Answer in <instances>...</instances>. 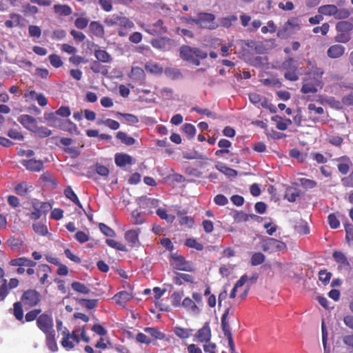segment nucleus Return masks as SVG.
Returning a JSON list of instances; mask_svg holds the SVG:
<instances>
[{
	"label": "nucleus",
	"instance_id": "obj_1",
	"mask_svg": "<svg viewBox=\"0 0 353 353\" xmlns=\"http://www.w3.org/2000/svg\"><path fill=\"white\" fill-rule=\"evenodd\" d=\"M180 56L188 63L199 65L200 59H205L208 57V53L198 48L183 46L180 48Z\"/></svg>",
	"mask_w": 353,
	"mask_h": 353
},
{
	"label": "nucleus",
	"instance_id": "obj_2",
	"mask_svg": "<svg viewBox=\"0 0 353 353\" xmlns=\"http://www.w3.org/2000/svg\"><path fill=\"white\" fill-rule=\"evenodd\" d=\"M300 30V25L296 18H292L285 23L283 28L277 32V37L282 39H286Z\"/></svg>",
	"mask_w": 353,
	"mask_h": 353
},
{
	"label": "nucleus",
	"instance_id": "obj_3",
	"mask_svg": "<svg viewBox=\"0 0 353 353\" xmlns=\"http://www.w3.org/2000/svg\"><path fill=\"white\" fill-rule=\"evenodd\" d=\"M214 15L211 13L201 12L193 20V23L199 25L202 28L213 30L218 26L214 22Z\"/></svg>",
	"mask_w": 353,
	"mask_h": 353
},
{
	"label": "nucleus",
	"instance_id": "obj_4",
	"mask_svg": "<svg viewBox=\"0 0 353 353\" xmlns=\"http://www.w3.org/2000/svg\"><path fill=\"white\" fill-rule=\"evenodd\" d=\"M37 325L45 334L54 332L53 319L51 315L42 314L37 319Z\"/></svg>",
	"mask_w": 353,
	"mask_h": 353
},
{
	"label": "nucleus",
	"instance_id": "obj_5",
	"mask_svg": "<svg viewBox=\"0 0 353 353\" xmlns=\"http://www.w3.org/2000/svg\"><path fill=\"white\" fill-rule=\"evenodd\" d=\"M22 301L29 307L34 306L40 301V294L34 290H27L23 294Z\"/></svg>",
	"mask_w": 353,
	"mask_h": 353
},
{
	"label": "nucleus",
	"instance_id": "obj_6",
	"mask_svg": "<svg viewBox=\"0 0 353 353\" xmlns=\"http://www.w3.org/2000/svg\"><path fill=\"white\" fill-rule=\"evenodd\" d=\"M141 28L148 33L152 35H159L165 32V28L163 26V21L158 20L152 25L142 24Z\"/></svg>",
	"mask_w": 353,
	"mask_h": 353
},
{
	"label": "nucleus",
	"instance_id": "obj_7",
	"mask_svg": "<svg viewBox=\"0 0 353 353\" xmlns=\"http://www.w3.org/2000/svg\"><path fill=\"white\" fill-rule=\"evenodd\" d=\"M18 121L29 130L34 131L37 128V121L32 116L22 114L18 118Z\"/></svg>",
	"mask_w": 353,
	"mask_h": 353
},
{
	"label": "nucleus",
	"instance_id": "obj_8",
	"mask_svg": "<svg viewBox=\"0 0 353 353\" xmlns=\"http://www.w3.org/2000/svg\"><path fill=\"white\" fill-rule=\"evenodd\" d=\"M195 336L200 342L210 341L211 339V330L208 322H206L203 327L197 331Z\"/></svg>",
	"mask_w": 353,
	"mask_h": 353
},
{
	"label": "nucleus",
	"instance_id": "obj_9",
	"mask_svg": "<svg viewBox=\"0 0 353 353\" xmlns=\"http://www.w3.org/2000/svg\"><path fill=\"white\" fill-rule=\"evenodd\" d=\"M21 163L26 168L27 170L32 172H39L43 169V164L41 160L29 159L22 160Z\"/></svg>",
	"mask_w": 353,
	"mask_h": 353
},
{
	"label": "nucleus",
	"instance_id": "obj_10",
	"mask_svg": "<svg viewBox=\"0 0 353 353\" xmlns=\"http://www.w3.org/2000/svg\"><path fill=\"white\" fill-rule=\"evenodd\" d=\"M345 52V48L339 44L330 46L327 52V56L332 59H336L341 57Z\"/></svg>",
	"mask_w": 353,
	"mask_h": 353
},
{
	"label": "nucleus",
	"instance_id": "obj_11",
	"mask_svg": "<svg viewBox=\"0 0 353 353\" xmlns=\"http://www.w3.org/2000/svg\"><path fill=\"white\" fill-rule=\"evenodd\" d=\"M63 338L61 342V345L66 349L67 350H72L74 345V342L70 339V336H69V331L66 327L63 328L62 331Z\"/></svg>",
	"mask_w": 353,
	"mask_h": 353
},
{
	"label": "nucleus",
	"instance_id": "obj_12",
	"mask_svg": "<svg viewBox=\"0 0 353 353\" xmlns=\"http://www.w3.org/2000/svg\"><path fill=\"white\" fill-rule=\"evenodd\" d=\"M133 298L132 293L127 291H121L115 294L113 299L117 304L124 305V304Z\"/></svg>",
	"mask_w": 353,
	"mask_h": 353
},
{
	"label": "nucleus",
	"instance_id": "obj_13",
	"mask_svg": "<svg viewBox=\"0 0 353 353\" xmlns=\"http://www.w3.org/2000/svg\"><path fill=\"white\" fill-rule=\"evenodd\" d=\"M171 41L167 38L153 39L151 41L152 46L157 49L167 50L170 48Z\"/></svg>",
	"mask_w": 353,
	"mask_h": 353
},
{
	"label": "nucleus",
	"instance_id": "obj_14",
	"mask_svg": "<svg viewBox=\"0 0 353 353\" xmlns=\"http://www.w3.org/2000/svg\"><path fill=\"white\" fill-rule=\"evenodd\" d=\"M139 230H131L125 233V239L131 246H137L139 245Z\"/></svg>",
	"mask_w": 353,
	"mask_h": 353
},
{
	"label": "nucleus",
	"instance_id": "obj_15",
	"mask_svg": "<svg viewBox=\"0 0 353 353\" xmlns=\"http://www.w3.org/2000/svg\"><path fill=\"white\" fill-rule=\"evenodd\" d=\"M114 161L117 165L123 167L126 165L131 164L132 158L126 154H117L115 155Z\"/></svg>",
	"mask_w": 353,
	"mask_h": 353
},
{
	"label": "nucleus",
	"instance_id": "obj_16",
	"mask_svg": "<svg viewBox=\"0 0 353 353\" xmlns=\"http://www.w3.org/2000/svg\"><path fill=\"white\" fill-rule=\"evenodd\" d=\"M178 270L193 272L194 268L192 263L186 261L183 256L178 255Z\"/></svg>",
	"mask_w": 353,
	"mask_h": 353
},
{
	"label": "nucleus",
	"instance_id": "obj_17",
	"mask_svg": "<svg viewBox=\"0 0 353 353\" xmlns=\"http://www.w3.org/2000/svg\"><path fill=\"white\" fill-rule=\"evenodd\" d=\"M89 28L92 33L97 37L102 38L104 36L103 26L99 21H92Z\"/></svg>",
	"mask_w": 353,
	"mask_h": 353
},
{
	"label": "nucleus",
	"instance_id": "obj_18",
	"mask_svg": "<svg viewBox=\"0 0 353 353\" xmlns=\"http://www.w3.org/2000/svg\"><path fill=\"white\" fill-rule=\"evenodd\" d=\"M50 272V268L48 265L42 264L39 265L38 268V276L41 284H45L47 282L48 278V274Z\"/></svg>",
	"mask_w": 353,
	"mask_h": 353
},
{
	"label": "nucleus",
	"instance_id": "obj_19",
	"mask_svg": "<svg viewBox=\"0 0 353 353\" xmlns=\"http://www.w3.org/2000/svg\"><path fill=\"white\" fill-rule=\"evenodd\" d=\"M32 190V186L29 185L27 182H22L17 184L14 188L16 194L19 196H23L28 194Z\"/></svg>",
	"mask_w": 353,
	"mask_h": 353
},
{
	"label": "nucleus",
	"instance_id": "obj_20",
	"mask_svg": "<svg viewBox=\"0 0 353 353\" xmlns=\"http://www.w3.org/2000/svg\"><path fill=\"white\" fill-rule=\"evenodd\" d=\"M54 11L56 14L61 16H69L72 14V8L65 4H55L53 7Z\"/></svg>",
	"mask_w": 353,
	"mask_h": 353
},
{
	"label": "nucleus",
	"instance_id": "obj_21",
	"mask_svg": "<svg viewBox=\"0 0 353 353\" xmlns=\"http://www.w3.org/2000/svg\"><path fill=\"white\" fill-rule=\"evenodd\" d=\"M21 19L22 17L20 14L12 13L10 14V19L5 21V26L9 28L19 26Z\"/></svg>",
	"mask_w": 353,
	"mask_h": 353
},
{
	"label": "nucleus",
	"instance_id": "obj_22",
	"mask_svg": "<svg viewBox=\"0 0 353 353\" xmlns=\"http://www.w3.org/2000/svg\"><path fill=\"white\" fill-rule=\"evenodd\" d=\"M10 264L14 266H19V267H21V266L34 267L36 265V263L30 259H26L24 257H21V258H18V259L11 260Z\"/></svg>",
	"mask_w": 353,
	"mask_h": 353
},
{
	"label": "nucleus",
	"instance_id": "obj_23",
	"mask_svg": "<svg viewBox=\"0 0 353 353\" xmlns=\"http://www.w3.org/2000/svg\"><path fill=\"white\" fill-rule=\"evenodd\" d=\"M46 335V343L47 347L52 352H56L58 350V346L55 340V331Z\"/></svg>",
	"mask_w": 353,
	"mask_h": 353
},
{
	"label": "nucleus",
	"instance_id": "obj_24",
	"mask_svg": "<svg viewBox=\"0 0 353 353\" xmlns=\"http://www.w3.org/2000/svg\"><path fill=\"white\" fill-rule=\"evenodd\" d=\"M34 210H39L41 214L47 213L52 208V205L48 202L35 201L32 203Z\"/></svg>",
	"mask_w": 353,
	"mask_h": 353
},
{
	"label": "nucleus",
	"instance_id": "obj_25",
	"mask_svg": "<svg viewBox=\"0 0 353 353\" xmlns=\"http://www.w3.org/2000/svg\"><path fill=\"white\" fill-rule=\"evenodd\" d=\"M336 6L334 5H324L319 8V12L325 15H333L336 12Z\"/></svg>",
	"mask_w": 353,
	"mask_h": 353
},
{
	"label": "nucleus",
	"instance_id": "obj_26",
	"mask_svg": "<svg viewBox=\"0 0 353 353\" xmlns=\"http://www.w3.org/2000/svg\"><path fill=\"white\" fill-rule=\"evenodd\" d=\"M64 194L65 196L70 199L71 201L79 205V207H82L81 205V203L77 196V194L74 192L72 188L70 186H68L64 190Z\"/></svg>",
	"mask_w": 353,
	"mask_h": 353
},
{
	"label": "nucleus",
	"instance_id": "obj_27",
	"mask_svg": "<svg viewBox=\"0 0 353 353\" xmlns=\"http://www.w3.org/2000/svg\"><path fill=\"white\" fill-rule=\"evenodd\" d=\"M156 213L161 219H165L168 223H172L175 219V216L168 214V211L165 208H158Z\"/></svg>",
	"mask_w": 353,
	"mask_h": 353
},
{
	"label": "nucleus",
	"instance_id": "obj_28",
	"mask_svg": "<svg viewBox=\"0 0 353 353\" xmlns=\"http://www.w3.org/2000/svg\"><path fill=\"white\" fill-rule=\"evenodd\" d=\"M145 70L152 74H158L163 72V68L158 63L154 62L147 63L145 65Z\"/></svg>",
	"mask_w": 353,
	"mask_h": 353
},
{
	"label": "nucleus",
	"instance_id": "obj_29",
	"mask_svg": "<svg viewBox=\"0 0 353 353\" xmlns=\"http://www.w3.org/2000/svg\"><path fill=\"white\" fill-rule=\"evenodd\" d=\"M117 138L121 141L122 143L127 145H132L135 143V139L131 137H129L126 133L123 132H118L117 133Z\"/></svg>",
	"mask_w": 353,
	"mask_h": 353
},
{
	"label": "nucleus",
	"instance_id": "obj_30",
	"mask_svg": "<svg viewBox=\"0 0 353 353\" xmlns=\"http://www.w3.org/2000/svg\"><path fill=\"white\" fill-rule=\"evenodd\" d=\"M118 26L121 28L131 30L134 28V23L128 17L120 16Z\"/></svg>",
	"mask_w": 353,
	"mask_h": 353
},
{
	"label": "nucleus",
	"instance_id": "obj_31",
	"mask_svg": "<svg viewBox=\"0 0 353 353\" xmlns=\"http://www.w3.org/2000/svg\"><path fill=\"white\" fill-rule=\"evenodd\" d=\"M336 29L338 32H349L353 29V24L347 21H341L336 23Z\"/></svg>",
	"mask_w": 353,
	"mask_h": 353
},
{
	"label": "nucleus",
	"instance_id": "obj_32",
	"mask_svg": "<svg viewBox=\"0 0 353 353\" xmlns=\"http://www.w3.org/2000/svg\"><path fill=\"white\" fill-rule=\"evenodd\" d=\"M216 168L228 177H235L238 174L237 171L223 165H216Z\"/></svg>",
	"mask_w": 353,
	"mask_h": 353
},
{
	"label": "nucleus",
	"instance_id": "obj_33",
	"mask_svg": "<svg viewBox=\"0 0 353 353\" xmlns=\"http://www.w3.org/2000/svg\"><path fill=\"white\" fill-rule=\"evenodd\" d=\"M95 57L100 61L108 63L111 61L110 55L105 50H98L94 52Z\"/></svg>",
	"mask_w": 353,
	"mask_h": 353
},
{
	"label": "nucleus",
	"instance_id": "obj_34",
	"mask_svg": "<svg viewBox=\"0 0 353 353\" xmlns=\"http://www.w3.org/2000/svg\"><path fill=\"white\" fill-rule=\"evenodd\" d=\"M145 76L144 70L137 66L132 67L130 77L135 80H143Z\"/></svg>",
	"mask_w": 353,
	"mask_h": 353
},
{
	"label": "nucleus",
	"instance_id": "obj_35",
	"mask_svg": "<svg viewBox=\"0 0 353 353\" xmlns=\"http://www.w3.org/2000/svg\"><path fill=\"white\" fill-rule=\"evenodd\" d=\"M304 81L307 82L303 84V86L301 89V92L302 93H316L317 92V88H315V85L313 83V82L308 81V80H304Z\"/></svg>",
	"mask_w": 353,
	"mask_h": 353
},
{
	"label": "nucleus",
	"instance_id": "obj_36",
	"mask_svg": "<svg viewBox=\"0 0 353 353\" xmlns=\"http://www.w3.org/2000/svg\"><path fill=\"white\" fill-rule=\"evenodd\" d=\"M72 288L79 293L87 294L90 292V289L85 286L84 284L79 283V282H73L71 285Z\"/></svg>",
	"mask_w": 353,
	"mask_h": 353
},
{
	"label": "nucleus",
	"instance_id": "obj_37",
	"mask_svg": "<svg viewBox=\"0 0 353 353\" xmlns=\"http://www.w3.org/2000/svg\"><path fill=\"white\" fill-rule=\"evenodd\" d=\"M144 331L154 339H161L163 338V334L155 327H145Z\"/></svg>",
	"mask_w": 353,
	"mask_h": 353
},
{
	"label": "nucleus",
	"instance_id": "obj_38",
	"mask_svg": "<svg viewBox=\"0 0 353 353\" xmlns=\"http://www.w3.org/2000/svg\"><path fill=\"white\" fill-rule=\"evenodd\" d=\"M71 112L70 108L68 106H61L60 107L54 114H51L50 117L53 119H57L55 117V114L59 115L63 117H68L70 115Z\"/></svg>",
	"mask_w": 353,
	"mask_h": 353
},
{
	"label": "nucleus",
	"instance_id": "obj_39",
	"mask_svg": "<svg viewBox=\"0 0 353 353\" xmlns=\"http://www.w3.org/2000/svg\"><path fill=\"white\" fill-rule=\"evenodd\" d=\"M99 124H103L110 128L112 130H117L119 128V123L115 120L111 119H107L105 120H99L97 122Z\"/></svg>",
	"mask_w": 353,
	"mask_h": 353
},
{
	"label": "nucleus",
	"instance_id": "obj_40",
	"mask_svg": "<svg viewBox=\"0 0 353 353\" xmlns=\"http://www.w3.org/2000/svg\"><path fill=\"white\" fill-rule=\"evenodd\" d=\"M34 231L42 236H45L48 233L47 226L41 223H35L32 225Z\"/></svg>",
	"mask_w": 353,
	"mask_h": 353
},
{
	"label": "nucleus",
	"instance_id": "obj_41",
	"mask_svg": "<svg viewBox=\"0 0 353 353\" xmlns=\"http://www.w3.org/2000/svg\"><path fill=\"white\" fill-rule=\"evenodd\" d=\"M333 258L337 263H341L345 265L350 266V263L348 262L345 254L339 251H335L333 253Z\"/></svg>",
	"mask_w": 353,
	"mask_h": 353
},
{
	"label": "nucleus",
	"instance_id": "obj_42",
	"mask_svg": "<svg viewBox=\"0 0 353 353\" xmlns=\"http://www.w3.org/2000/svg\"><path fill=\"white\" fill-rule=\"evenodd\" d=\"M14 315L19 321H22L23 318V312L21 302H16L13 305Z\"/></svg>",
	"mask_w": 353,
	"mask_h": 353
},
{
	"label": "nucleus",
	"instance_id": "obj_43",
	"mask_svg": "<svg viewBox=\"0 0 353 353\" xmlns=\"http://www.w3.org/2000/svg\"><path fill=\"white\" fill-rule=\"evenodd\" d=\"M22 240L18 238H15L14 236L10 237L7 241L8 245L12 248L13 250H17L22 245Z\"/></svg>",
	"mask_w": 353,
	"mask_h": 353
},
{
	"label": "nucleus",
	"instance_id": "obj_44",
	"mask_svg": "<svg viewBox=\"0 0 353 353\" xmlns=\"http://www.w3.org/2000/svg\"><path fill=\"white\" fill-rule=\"evenodd\" d=\"M270 242H271L272 251H280L286 248V245L283 242L277 239L270 238Z\"/></svg>",
	"mask_w": 353,
	"mask_h": 353
},
{
	"label": "nucleus",
	"instance_id": "obj_45",
	"mask_svg": "<svg viewBox=\"0 0 353 353\" xmlns=\"http://www.w3.org/2000/svg\"><path fill=\"white\" fill-rule=\"evenodd\" d=\"M117 116L122 117L124 119L125 121L129 124H135L139 121L138 118L135 115L132 114L117 112Z\"/></svg>",
	"mask_w": 353,
	"mask_h": 353
},
{
	"label": "nucleus",
	"instance_id": "obj_46",
	"mask_svg": "<svg viewBox=\"0 0 353 353\" xmlns=\"http://www.w3.org/2000/svg\"><path fill=\"white\" fill-rule=\"evenodd\" d=\"M265 256L261 252L254 253L251 258V264L252 265H258L263 263L265 261Z\"/></svg>",
	"mask_w": 353,
	"mask_h": 353
},
{
	"label": "nucleus",
	"instance_id": "obj_47",
	"mask_svg": "<svg viewBox=\"0 0 353 353\" xmlns=\"http://www.w3.org/2000/svg\"><path fill=\"white\" fill-rule=\"evenodd\" d=\"M182 305L185 307H190L196 314L199 312V307L190 298H185L182 302Z\"/></svg>",
	"mask_w": 353,
	"mask_h": 353
},
{
	"label": "nucleus",
	"instance_id": "obj_48",
	"mask_svg": "<svg viewBox=\"0 0 353 353\" xmlns=\"http://www.w3.org/2000/svg\"><path fill=\"white\" fill-rule=\"evenodd\" d=\"M185 245L189 248H195L196 250L199 251H201L203 249V245L201 243L197 242L196 239L192 238L186 239L185 242Z\"/></svg>",
	"mask_w": 353,
	"mask_h": 353
},
{
	"label": "nucleus",
	"instance_id": "obj_49",
	"mask_svg": "<svg viewBox=\"0 0 353 353\" xmlns=\"http://www.w3.org/2000/svg\"><path fill=\"white\" fill-rule=\"evenodd\" d=\"M332 277V273L327 272L326 270H320L319 272V279L324 285H327Z\"/></svg>",
	"mask_w": 353,
	"mask_h": 353
},
{
	"label": "nucleus",
	"instance_id": "obj_50",
	"mask_svg": "<svg viewBox=\"0 0 353 353\" xmlns=\"http://www.w3.org/2000/svg\"><path fill=\"white\" fill-rule=\"evenodd\" d=\"M183 157L187 159H205V158L196 150L190 152H184Z\"/></svg>",
	"mask_w": 353,
	"mask_h": 353
},
{
	"label": "nucleus",
	"instance_id": "obj_51",
	"mask_svg": "<svg viewBox=\"0 0 353 353\" xmlns=\"http://www.w3.org/2000/svg\"><path fill=\"white\" fill-rule=\"evenodd\" d=\"M179 222L181 225H186L188 228H190L194 225V219L191 216H182L179 219Z\"/></svg>",
	"mask_w": 353,
	"mask_h": 353
},
{
	"label": "nucleus",
	"instance_id": "obj_52",
	"mask_svg": "<svg viewBox=\"0 0 353 353\" xmlns=\"http://www.w3.org/2000/svg\"><path fill=\"white\" fill-rule=\"evenodd\" d=\"M28 33L31 37L39 38L41 35V30L37 26L31 25L28 27Z\"/></svg>",
	"mask_w": 353,
	"mask_h": 353
},
{
	"label": "nucleus",
	"instance_id": "obj_53",
	"mask_svg": "<svg viewBox=\"0 0 353 353\" xmlns=\"http://www.w3.org/2000/svg\"><path fill=\"white\" fill-rule=\"evenodd\" d=\"M267 57H256L252 59L251 64L256 67L263 66L268 63Z\"/></svg>",
	"mask_w": 353,
	"mask_h": 353
},
{
	"label": "nucleus",
	"instance_id": "obj_54",
	"mask_svg": "<svg viewBox=\"0 0 353 353\" xmlns=\"http://www.w3.org/2000/svg\"><path fill=\"white\" fill-rule=\"evenodd\" d=\"M94 168L95 172L102 176H107L109 174L108 168L101 164L96 163Z\"/></svg>",
	"mask_w": 353,
	"mask_h": 353
},
{
	"label": "nucleus",
	"instance_id": "obj_55",
	"mask_svg": "<svg viewBox=\"0 0 353 353\" xmlns=\"http://www.w3.org/2000/svg\"><path fill=\"white\" fill-rule=\"evenodd\" d=\"M294 62L293 58H288L282 63L281 68L283 70H296V66L294 65Z\"/></svg>",
	"mask_w": 353,
	"mask_h": 353
},
{
	"label": "nucleus",
	"instance_id": "obj_56",
	"mask_svg": "<svg viewBox=\"0 0 353 353\" xmlns=\"http://www.w3.org/2000/svg\"><path fill=\"white\" fill-rule=\"evenodd\" d=\"M181 279H183L185 282H188L190 283H193L194 281V278L193 276L188 274L178 272V285L182 284V281H181Z\"/></svg>",
	"mask_w": 353,
	"mask_h": 353
},
{
	"label": "nucleus",
	"instance_id": "obj_57",
	"mask_svg": "<svg viewBox=\"0 0 353 353\" xmlns=\"http://www.w3.org/2000/svg\"><path fill=\"white\" fill-rule=\"evenodd\" d=\"M49 60H50L51 65L56 68H58L63 65V62H62L60 57L57 54L50 55Z\"/></svg>",
	"mask_w": 353,
	"mask_h": 353
},
{
	"label": "nucleus",
	"instance_id": "obj_58",
	"mask_svg": "<svg viewBox=\"0 0 353 353\" xmlns=\"http://www.w3.org/2000/svg\"><path fill=\"white\" fill-rule=\"evenodd\" d=\"M97 300L96 299H82L79 300V303L81 305L85 306L88 309H93L96 307Z\"/></svg>",
	"mask_w": 353,
	"mask_h": 353
},
{
	"label": "nucleus",
	"instance_id": "obj_59",
	"mask_svg": "<svg viewBox=\"0 0 353 353\" xmlns=\"http://www.w3.org/2000/svg\"><path fill=\"white\" fill-rule=\"evenodd\" d=\"M41 179L44 181L49 183L53 188L56 187L57 183L52 175L49 173H44L41 175Z\"/></svg>",
	"mask_w": 353,
	"mask_h": 353
},
{
	"label": "nucleus",
	"instance_id": "obj_60",
	"mask_svg": "<svg viewBox=\"0 0 353 353\" xmlns=\"http://www.w3.org/2000/svg\"><path fill=\"white\" fill-rule=\"evenodd\" d=\"M41 310L38 309H35L28 312L26 314V321L29 322L34 321V319H37L38 318V315L41 313Z\"/></svg>",
	"mask_w": 353,
	"mask_h": 353
},
{
	"label": "nucleus",
	"instance_id": "obj_61",
	"mask_svg": "<svg viewBox=\"0 0 353 353\" xmlns=\"http://www.w3.org/2000/svg\"><path fill=\"white\" fill-rule=\"evenodd\" d=\"M183 131L189 137H193L195 134L196 129L194 125L186 123L183 125Z\"/></svg>",
	"mask_w": 353,
	"mask_h": 353
},
{
	"label": "nucleus",
	"instance_id": "obj_62",
	"mask_svg": "<svg viewBox=\"0 0 353 353\" xmlns=\"http://www.w3.org/2000/svg\"><path fill=\"white\" fill-rule=\"evenodd\" d=\"M345 229L346 232L345 239L347 242L353 241V225L351 223H345Z\"/></svg>",
	"mask_w": 353,
	"mask_h": 353
},
{
	"label": "nucleus",
	"instance_id": "obj_63",
	"mask_svg": "<svg viewBox=\"0 0 353 353\" xmlns=\"http://www.w3.org/2000/svg\"><path fill=\"white\" fill-rule=\"evenodd\" d=\"M136 340L141 343L150 344L152 342L151 339L146 334L139 332L136 336Z\"/></svg>",
	"mask_w": 353,
	"mask_h": 353
},
{
	"label": "nucleus",
	"instance_id": "obj_64",
	"mask_svg": "<svg viewBox=\"0 0 353 353\" xmlns=\"http://www.w3.org/2000/svg\"><path fill=\"white\" fill-rule=\"evenodd\" d=\"M88 22H89V20L88 19L83 18V17H79L75 20L74 24L77 28L84 29L88 26Z\"/></svg>",
	"mask_w": 353,
	"mask_h": 353
}]
</instances>
